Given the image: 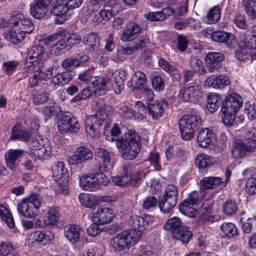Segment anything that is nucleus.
<instances>
[{
	"label": "nucleus",
	"mask_w": 256,
	"mask_h": 256,
	"mask_svg": "<svg viewBox=\"0 0 256 256\" xmlns=\"http://www.w3.org/2000/svg\"><path fill=\"white\" fill-rule=\"evenodd\" d=\"M152 222V217L150 215L132 216L129 222L131 228L117 234L111 240L113 248L116 250L122 251L134 245L142 237V232Z\"/></svg>",
	"instance_id": "1"
},
{
	"label": "nucleus",
	"mask_w": 256,
	"mask_h": 256,
	"mask_svg": "<svg viewBox=\"0 0 256 256\" xmlns=\"http://www.w3.org/2000/svg\"><path fill=\"white\" fill-rule=\"evenodd\" d=\"M116 136H108L107 139L114 142L122 156L126 160H132L138 155L141 146L140 138L136 134H126L124 137L116 138Z\"/></svg>",
	"instance_id": "2"
},
{
	"label": "nucleus",
	"mask_w": 256,
	"mask_h": 256,
	"mask_svg": "<svg viewBox=\"0 0 256 256\" xmlns=\"http://www.w3.org/2000/svg\"><path fill=\"white\" fill-rule=\"evenodd\" d=\"M246 137L244 142L240 139L234 140L231 150L233 157L236 158H242L246 156V152H253L256 149V128H252L246 132Z\"/></svg>",
	"instance_id": "3"
},
{
	"label": "nucleus",
	"mask_w": 256,
	"mask_h": 256,
	"mask_svg": "<svg viewBox=\"0 0 256 256\" xmlns=\"http://www.w3.org/2000/svg\"><path fill=\"white\" fill-rule=\"evenodd\" d=\"M43 202L42 196L36 193L32 194L18 204V212L25 217L34 218L38 214V209Z\"/></svg>",
	"instance_id": "4"
},
{
	"label": "nucleus",
	"mask_w": 256,
	"mask_h": 256,
	"mask_svg": "<svg viewBox=\"0 0 256 256\" xmlns=\"http://www.w3.org/2000/svg\"><path fill=\"white\" fill-rule=\"evenodd\" d=\"M202 121L199 116L186 115L179 122L180 131L183 140H188L194 136V132L200 126Z\"/></svg>",
	"instance_id": "5"
},
{
	"label": "nucleus",
	"mask_w": 256,
	"mask_h": 256,
	"mask_svg": "<svg viewBox=\"0 0 256 256\" xmlns=\"http://www.w3.org/2000/svg\"><path fill=\"white\" fill-rule=\"evenodd\" d=\"M206 194V192L201 188L198 190L192 192L189 194L188 198L179 204L180 212L184 214H188L190 212L192 213L194 209L192 208V207L201 202L204 198Z\"/></svg>",
	"instance_id": "6"
},
{
	"label": "nucleus",
	"mask_w": 256,
	"mask_h": 256,
	"mask_svg": "<svg viewBox=\"0 0 256 256\" xmlns=\"http://www.w3.org/2000/svg\"><path fill=\"white\" fill-rule=\"evenodd\" d=\"M106 116L104 114L102 117H98V114L90 116L85 122L86 132L91 137H95L100 132L102 125L106 123Z\"/></svg>",
	"instance_id": "7"
},
{
	"label": "nucleus",
	"mask_w": 256,
	"mask_h": 256,
	"mask_svg": "<svg viewBox=\"0 0 256 256\" xmlns=\"http://www.w3.org/2000/svg\"><path fill=\"white\" fill-rule=\"evenodd\" d=\"M200 88V86L196 82L186 84L181 90L184 100L192 102H195L198 100L202 96Z\"/></svg>",
	"instance_id": "8"
},
{
	"label": "nucleus",
	"mask_w": 256,
	"mask_h": 256,
	"mask_svg": "<svg viewBox=\"0 0 256 256\" xmlns=\"http://www.w3.org/2000/svg\"><path fill=\"white\" fill-rule=\"evenodd\" d=\"M210 37L214 42L224 43L228 48H235L238 46L235 36L231 33L224 31H216L211 33Z\"/></svg>",
	"instance_id": "9"
},
{
	"label": "nucleus",
	"mask_w": 256,
	"mask_h": 256,
	"mask_svg": "<svg viewBox=\"0 0 256 256\" xmlns=\"http://www.w3.org/2000/svg\"><path fill=\"white\" fill-rule=\"evenodd\" d=\"M242 104V98L235 93L227 96L222 103V112H237Z\"/></svg>",
	"instance_id": "10"
},
{
	"label": "nucleus",
	"mask_w": 256,
	"mask_h": 256,
	"mask_svg": "<svg viewBox=\"0 0 256 256\" xmlns=\"http://www.w3.org/2000/svg\"><path fill=\"white\" fill-rule=\"evenodd\" d=\"M68 11L64 0H56L54 3L50 14L55 16V22L57 24H63L66 20V12Z\"/></svg>",
	"instance_id": "11"
},
{
	"label": "nucleus",
	"mask_w": 256,
	"mask_h": 256,
	"mask_svg": "<svg viewBox=\"0 0 256 256\" xmlns=\"http://www.w3.org/2000/svg\"><path fill=\"white\" fill-rule=\"evenodd\" d=\"M224 55L219 52H210L208 53L205 57V62L208 70L210 72L218 70L221 66V62L224 59Z\"/></svg>",
	"instance_id": "12"
},
{
	"label": "nucleus",
	"mask_w": 256,
	"mask_h": 256,
	"mask_svg": "<svg viewBox=\"0 0 256 256\" xmlns=\"http://www.w3.org/2000/svg\"><path fill=\"white\" fill-rule=\"evenodd\" d=\"M119 6L114 0L108 1L106 4L103 6V8L99 12L100 18L97 22H104L109 20L118 11Z\"/></svg>",
	"instance_id": "13"
},
{
	"label": "nucleus",
	"mask_w": 256,
	"mask_h": 256,
	"mask_svg": "<svg viewBox=\"0 0 256 256\" xmlns=\"http://www.w3.org/2000/svg\"><path fill=\"white\" fill-rule=\"evenodd\" d=\"M92 156V152L88 148L84 146L78 147L74 154L68 158V162L72 165L78 164L84 160L91 159Z\"/></svg>",
	"instance_id": "14"
},
{
	"label": "nucleus",
	"mask_w": 256,
	"mask_h": 256,
	"mask_svg": "<svg viewBox=\"0 0 256 256\" xmlns=\"http://www.w3.org/2000/svg\"><path fill=\"white\" fill-rule=\"evenodd\" d=\"M95 220L101 225L110 223L114 216L112 210L108 208H99L98 210L92 214V216Z\"/></svg>",
	"instance_id": "15"
},
{
	"label": "nucleus",
	"mask_w": 256,
	"mask_h": 256,
	"mask_svg": "<svg viewBox=\"0 0 256 256\" xmlns=\"http://www.w3.org/2000/svg\"><path fill=\"white\" fill-rule=\"evenodd\" d=\"M9 23L14 24L18 28H20L25 34H30L34 30V26L32 22L28 18L24 17L23 16L18 15L16 16V18H12L9 20Z\"/></svg>",
	"instance_id": "16"
},
{
	"label": "nucleus",
	"mask_w": 256,
	"mask_h": 256,
	"mask_svg": "<svg viewBox=\"0 0 256 256\" xmlns=\"http://www.w3.org/2000/svg\"><path fill=\"white\" fill-rule=\"evenodd\" d=\"M96 153L97 156L102 159L100 164L96 166L98 169L100 170H104L107 171L112 168L110 154L108 150L104 148H98L96 150Z\"/></svg>",
	"instance_id": "17"
},
{
	"label": "nucleus",
	"mask_w": 256,
	"mask_h": 256,
	"mask_svg": "<svg viewBox=\"0 0 256 256\" xmlns=\"http://www.w3.org/2000/svg\"><path fill=\"white\" fill-rule=\"evenodd\" d=\"M24 150L20 149H10L5 154L6 165L12 170L16 168V162L24 154Z\"/></svg>",
	"instance_id": "18"
},
{
	"label": "nucleus",
	"mask_w": 256,
	"mask_h": 256,
	"mask_svg": "<svg viewBox=\"0 0 256 256\" xmlns=\"http://www.w3.org/2000/svg\"><path fill=\"white\" fill-rule=\"evenodd\" d=\"M168 106L166 102L162 100L161 102H156L149 103L146 108V111L149 112L152 118L154 120H157L160 118L164 112V108Z\"/></svg>",
	"instance_id": "19"
},
{
	"label": "nucleus",
	"mask_w": 256,
	"mask_h": 256,
	"mask_svg": "<svg viewBox=\"0 0 256 256\" xmlns=\"http://www.w3.org/2000/svg\"><path fill=\"white\" fill-rule=\"evenodd\" d=\"M230 83L228 77L224 75H212L208 78L205 81L206 86L219 88H224Z\"/></svg>",
	"instance_id": "20"
},
{
	"label": "nucleus",
	"mask_w": 256,
	"mask_h": 256,
	"mask_svg": "<svg viewBox=\"0 0 256 256\" xmlns=\"http://www.w3.org/2000/svg\"><path fill=\"white\" fill-rule=\"evenodd\" d=\"M60 36L66 50H70L74 45L80 43L82 40L80 36L76 32H64Z\"/></svg>",
	"instance_id": "21"
},
{
	"label": "nucleus",
	"mask_w": 256,
	"mask_h": 256,
	"mask_svg": "<svg viewBox=\"0 0 256 256\" xmlns=\"http://www.w3.org/2000/svg\"><path fill=\"white\" fill-rule=\"evenodd\" d=\"M222 180L220 177H204L200 180V188L205 190L216 188L220 185H222V187H224L226 186V183L222 182Z\"/></svg>",
	"instance_id": "22"
},
{
	"label": "nucleus",
	"mask_w": 256,
	"mask_h": 256,
	"mask_svg": "<svg viewBox=\"0 0 256 256\" xmlns=\"http://www.w3.org/2000/svg\"><path fill=\"white\" fill-rule=\"evenodd\" d=\"M112 76L114 80L112 84L114 90L116 94H119L124 88V81L126 78L125 71L122 69L116 70L113 72Z\"/></svg>",
	"instance_id": "23"
},
{
	"label": "nucleus",
	"mask_w": 256,
	"mask_h": 256,
	"mask_svg": "<svg viewBox=\"0 0 256 256\" xmlns=\"http://www.w3.org/2000/svg\"><path fill=\"white\" fill-rule=\"evenodd\" d=\"M74 118L68 112H61L58 114V129L60 133L64 134L68 132V124Z\"/></svg>",
	"instance_id": "24"
},
{
	"label": "nucleus",
	"mask_w": 256,
	"mask_h": 256,
	"mask_svg": "<svg viewBox=\"0 0 256 256\" xmlns=\"http://www.w3.org/2000/svg\"><path fill=\"white\" fill-rule=\"evenodd\" d=\"M45 53V50L42 44H36L32 46L28 52V56L30 60L34 59V60L30 62H31L33 65L37 64L43 58L44 54Z\"/></svg>",
	"instance_id": "25"
},
{
	"label": "nucleus",
	"mask_w": 256,
	"mask_h": 256,
	"mask_svg": "<svg viewBox=\"0 0 256 256\" xmlns=\"http://www.w3.org/2000/svg\"><path fill=\"white\" fill-rule=\"evenodd\" d=\"M212 132L208 128L202 129L197 136L198 144L202 148H207L212 144Z\"/></svg>",
	"instance_id": "26"
},
{
	"label": "nucleus",
	"mask_w": 256,
	"mask_h": 256,
	"mask_svg": "<svg viewBox=\"0 0 256 256\" xmlns=\"http://www.w3.org/2000/svg\"><path fill=\"white\" fill-rule=\"evenodd\" d=\"M82 42L90 51L97 50L100 45L97 34L94 32L86 34L84 37Z\"/></svg>",
	"instance_id": "27"
},
{
	"label": "nucleus",
	"mask_w": 256,
	"mask_h": 256,
	"mask_svg": "<svg viewBox=\"0 0 256 256\" xmlns=\"http://www.w3.org/2000/svg\"><path fill=\"white\" fill-rule=\"evenodd\" d=\"M74 76L75 72L74 71L65 70L54 76L52 78V80L55 84H57L58 85H62L69 82L72 80Z\"/></svg>",
	"instance_id": "28"
},
{
	"label": "nucleus",
	"mask_w": 256,
	"mask_h": 256,
	"mask_svg": "<svg viewBox=\"0 0 256 256\" xmlns=\"http://www.w3.org/2000/svg\"><path fill=\"white\" fill-rule=\"evenodd\" d=\"M48 5H45L42 2L36 0L34 4L30 8V14L35 18H42L48 12Z\"/></svg>",
	"instance_id": "29"
},
{
	"label": "nucleus",
	"mask_w": 256,
	"mask_h": 256,
	"mask_svg": "<svg viewBox=\"0 0 256 256\" xmlns=\"http://www.w3.org/2000/svg\"><path fill=\"white\" fill-rule=\"evenodd\" d=\"M80 232V228L78 226L71 225L65 227L64 234L72 243L76 244L79 240Z\"/></svg>",
	"instance_id": "30"
},
{
	"label": "nucleus",
	"mask_w": 256,
	"mask_h": 256,
	"mask_svg": "<svg viewBox=\"0 0 256 256\" xmlns=\"http://www.w3.org/2000/svg\"><path fill=\"white\" fill-rule=\"evenodd\" d=\"M60 217L58 208L52 206L50 208L45 216L44 224L46 226H52L58 221Z\"/></svg>",
	"instance_id": "31"
},
{
	"label": "nucleus",
	"mask_w": 256,
	"mask_h": 256,
	"mask_svg": "<svg viewBox=\"0 0 256 256\" xmlns=\"http://www.w3.org/2000/svg\"><path fill=\"white\" fill-rule=\"evenodd\" d=\"M95 182L94 173L82 176L80 180V186L88 191H94L96 189Z\"/></svg>",
	"instance_id": "32"
},
{
	"label": "nucleus",
	"mask_w": 256,
	"mask_h": 256,
	"mask_svg": "<svg viewBox=\"0 0 256 256\" xmlns=\"http://www.w3.org/2000/svg\"><path fill=\"white\" fill-rule=\"evenodd\" d=\"M172 235L174 238L182 241L184 244H187L191 239L192 233L184 225L182 228L176 230Z\"/></svg>",
	"instance_id": "33"
},
{
	"label": "nucleus",
	"mask_w": 256,
	"mask_h": 256,
	"mask_svg": "<svg viewBox=\"0 0 256 256\" xmlns=\"http://www.w3.org/2000/svg\"><path fill=\"white\" fill-rule=\"evenodd\" d=\"M221 104V98L219 95L215 93H210L207 96L206 108L210 112L218 110Z\"/></svg>",
	"instance_id": "34"
},
{
	"label": "nucleus",
	"mask_w": 256,
	"mask_h": 256,
	"mask_svg": "<svg viewBox=\"0 0 256 256\" xmlns=\"http://www.w3.org/2000/svg\"><path fill=\"white\" fill-rule=\"evenodd\" d=\"M79 200L81 204L86 208H93L98 205L96 196L80 194L79 195Z\"/></svg>",
	"instance_id": "35"
},
{
	"label": "nucleus",
	"mask_w": 256,
	"mask_h": 256,
	"mask_svg": "<svg viewBox=\"0 0 256 256\" xmlns=\"http://www.w3.org/2000/svg\"><path fill=\"white\" fill-rule=\"evenodd\" d=\"M184 226L182 220L178 217L174 216L167 220L164 224V228L166 230L170 231L172 234L176 230L182 228Z\"/></svg>",
	"instance_id": "36"
},
{
	"label": "nucleus",
	"mask_w": 256,
	"mask_h": 256,
	"mask_svg": "<svg viewBox=\"0 0 256 256\" xmlns=\"http://www.w3.org/2000/svg\"><path fill=\"white\" fill-rule=\"evenodd\" d=\"M52 176L55 178V180L59 178H63L64 176L67 175L69 176L67 170L64 168V164L63 162H58L52 167Z\"/></svg>",
	"instance_id": "37"
},
{
	"label": "nucleus",
	"mask_w": 256,
	"mask_h": 256,
	"mask_svg": "<svg viewBox=\"0 0 256 256\" xmlns=\"http://www.w3.org/2000/svg\"><path fill=\"white\" fill-rule=\"evenodd\" d=\"M177 202L162 196L159 200L158 206L160 210L164 213H168L176 206Z\"/></svg>",
	"instance_id": "38"
},
{
	"label": "nucleus",
	"mask_w": 256,
	"mask_h": 256,
	"mask_svg": "<svg viewBox=\"0 0 256 256\" xmlns=\"http://www.w3.org/2000/svg\"><path fill=\"white\" fill-rule=\"evenodd\" d=\"M0 254L2 256H16L17 252L10 242H2L0 244Z\"/></svg>",
	"instance_id": "39"
},
{
	"label": "nucleus",
	"mask_w": 256,
	"mask_h": 256,
	"mask_svg": "<svg viewBox=\"0 0 256 256\" xmlns=\"http://www.w3.org/2000/svg\"><path fill=\"white\" fill-rule=\"evenodd\" d=\"M212 158L206 154H198L195 159L196 166L200 170H204L212 164Z\"/></svg>",
	"instance_id": "40"
},
{
	"label": "nucleus",
	"mask_w": 256,
	"mask_h": 256,
	"mask_svg": "<svg viewBox=\"0 0 256 256\" xmlns=\"http://www.w3.org/2000/svg\"><path fill=\"white\" fill-rule=\"evenodd\" d=\"M8 36L10 40L12 43L18 44L24 40L26 34L13 24V26H12V30L9 32Z\"/></svg>",
	"instance_id": "41"
},
{
	"label": "nucleus",
	"mask_w": 256,
	"mask_h": 256,
	"mask_svg": "<svg viewBox=\"0 0 256 256\" xmlns=\"http://www.w3.org/2000/svg\"><path fill=\"white\" fill-rule=\"evenodd\" d=\"M34 236L36 241L42 242L44 244L52 240L54 237V234L50 230L35 232Z\"/></svg>",
	"instance_id": "42"
},
{
	"label": "nucleus",
	"mask_w": 256,
	"mask_h": 256,
	"mask_svg": "<svg viewBox=\"0 0 256 256\" xmlns=\"http://www.w3.org/2000/svg\"><path fill=\"white\" fill-rule=\"evenodd\" d=\"M102 170H100L96 167L94 169V175L95 185H96V189L100 186H106L108 183V180L105 174L102 172Z\"/></svg>",
	"instance_id": "43"
},
{
	"label": "nucleus",
	"mask_w": 256,
	"mask_h": 256,
	"mask_svg": "<svg viewBox=\"0 0 256 256\" xmlns=\"http://www.w3.org/2000/svg\"><path fill=\"white\" fill-rule=\"evenodd\" d=\"M94 75V69L93 68L79 72L78 74V79L82 83L88 84L92 81Z\"/></svg>",
	"instance_id": "44"
},
{
	"label": "nucleus",
	"mask_w": 256,
	"mask_h": 256,
	"mask_svg": "<svg viewBox=\"0 0 256 256\" xmlns=\"http://www.w3.org/2000/svg\"><path fill=\"white\" fill-rule=\"evenodd\" d=\"M220 228L222 232L229 238H234L238 235V228L232 223H224L221 226Z\"/></svg>",
	"instance_id": "45"
},
{
	"label": "nucleus",
	"mask_w": 256,
	"mask_h": 256,
	"mask_svg": "<svg viewBox=\"0 0 256 256\" xmlns=\"http://www.w3.org/2000/svg\"><path fill=\"white\" fill-rule=\"evenodd\" d=\"M132 80H135V84L134 89L143 90L146 82V78L144 74L141 72H137L132 76Z\"/></svg>",
	"instance_id": "46"
},
{
	"label": "nucleus",
	"mask_w": 256,
	"mask_h": 256,
	"mask_svg": "<svg viewBox=\"0 0 256 256\" xmlns=\"http://www.w3.org/2000/svg\"><path fill=\"white\" fill-rule=\"evenodd\" d=\"M220 17V9L219 6H215L210 10L207 16L206 22L212 24L216 22Z\"/></svg>",
	"instance_id": "47"
},
{
	"label": "nucleus",
	"mask_w": 256,
	"mask_h": 256,
	"mask_svg": "<svg viewBox=\"0 0 256 256\" xmlns=\"http://www.w3.org/2000/svg\"><path fill=\"white\" fill-rule=\"evenodd\" d=\"M246 12L252 19L256 18V0H244Z\"/></svg>",
	"instance_id": "48"
},
{
	"label": "nucleus",
	"mask_w": 256,
	"mask_h": 256,
	"mask_svg": "<svg viewBox=\"0 0 256 256\" xmlns=\"http://www.w3.org/2000/svg\"><path fill=\"white\" fill-rule=\"evenodd\" d=\"M146 172L140 171L136 174L134 176H131L128 179V184L133 186H137L141 184L143 179L146 177Z\"/></svg>",
	"instance_id": "49"
},
{
	"label": "nucleus",
	"mask_w": 256,
	"mask_h": 256,
	"mask_svg": "<svg viewBox=\"0 0 256 256\" xmlns=\"http://www.w3.org/2000/svg\"><path fill=\"white\" fill-rule=\"evenodd\" d=\"M237 211V204L235 202L232 200L226 201L223 206V212L228 216H232Z\"/></svg>",
	"instance_id": "50"
},
{
	"label": "nucleus",
	"mask_w": 256,
	"mask_h": 256,
	"mask_svg": "<svg viewBox=\"0 0 256 256\" xmlns=\"http://www.w3.org/2000/svg\"><path fill=\"white\" fill-rule=\"evenodd\" d=\"M69 176L67 175L64 176L63 178H59L55 180L58 182V187L56 188V192L58 193L63 194L66 192L68 190V182Z\"/></svg>",
	"instance_id": "51"
},
{
	"label": "nucleus",
	"mask_w": 256,
	"mask_h": 256,
	"mask_svg": "<svg viewBox=\"0 0 256 256\" xmlns=\"http://www.w3.org/2000/svg\"><path fill=\"white\" fill-rule=\"evenodd\" d=\"M178 195L176 186L173 184H168L166 188L165 194L163 196L177 202Z\"/></svg>",
	"instance_id": "52"
},
{
	"label": "nucleus",
	"mask_w": 256,
	"mask_h": 256,
	"mask_svg": "<svg viewBox=\"0 0 256 256\" xmlns=\"http://www.w3.org/2000/svg\"><path fill=\"white\" fill-rule=\"evenodd\" d=\"M222 112L223 114L222 119L224 124L227 126H232L236 120V112L230 111Z\"/></svg>",
	"instance_id": "53"
},
{
	"label": "nucleus",
	"mask_w": 256,
	"mask_h": 256,
	"mask_svg": "<svg viewBox=\"0 0 256 256\" xmlns=\"http://www.w3.org/2000/svg\"><path fill=\"white\" fill-rule=\"evenodd\" d=\"M152 88L158 92L162 90L164 88V84L161 77L158 75H154L151 78Z\"/></svg>",
	"instance_id": "54"
},
{
	"label": "nucleus",
	"mask_w": 256,
	"mask_h": 256,
	"mask_svg": "<svg viewBox=\"0 0 256 256\" xmlns=\"http://www.w3.org/2000/svg\"><path fill=\"white\" fill-rule=\"evenodd\" d=\"M74 57H70L64 59L62 63V67L65 70H72V68H76L78 66Z\"/></svg>",
	"instance_id": "55"
},
{
	"label": "nucleus",
	"mask_w": 256,
	"mask_h": 256,
	"mask_svg": "<svg viewBox=\"0 0 256 256\" xmlns=\"http://www.w3.org/2000/svg\"><path fill=\"white\" fill-rule=\"evenodd\" d=\"M110 1L109 0H90L88 4V10L92 12L97 11L102 6H104Z\"/></svg>",
	"instance_id": "56"
},
{
	"label": "nucleus",
	"mask_w": 256,
	"mask_h": 256,
	"mask_svg": "<svg viewBox=\"0 0 256 256\" xmlns=\"http://www.w3.org/2000/svg\"><path fill=\"white\" fill-rule=\"evenodd\" d=\"M63 41L60 38V39L56 43L51 47V52L56 56L60 55L64 52V50H66V46H64Z\"/></svg>",
	"instance_id": "57"
},
{
	"label": "nucleus",
	"mask_w": 256,
	"mask_h": 256,
	"mask_svg": "<svg viewBox=\"0 0 256 256\" xmlns=\"http://www.w3.org/2000/svg\"><path fill=\"white\" fill-rule=\"evenodd\" d=\"M246 191L250 194H256V176L254 174L249 178L246 184Z\"/></svg>",
	"instance_id": "58"
},
{
	"label": "nucleus",
	"mask_w": 256,
	"mask_h": 256,
	"mask_svg": "<svg viewBox=\"0 0 256 256\" xmlns=\"http://www.w3.org/2000/svg\"><path fill=\"white\" fill-rule=\"evenodd\" d=\"M93 92L90 90V88H84L80 92H79L76 96L72 99L73 102H76L81 100H85L88 98L92 94Z\"/></svg>",
	"instance_id": "59"
},
{
	"label": "nucleus",
	"mask_w": 256,
	"mask_h": 256,
	"mask_svg": "<svg viewBox=\"0 0 256 256\" xmlns=\"http://www.w3.org/2000/svg\"><path fill=\"white\" fill-rule=\"evenodd\" d=\"M242 46L248 50L256 48V38L253 36V34H248L244 40Z\"/></svg>",
	"instance_id": "60"
},
{
	"label": "nucleus",
	"mask_w": 256,
	"mask_h": 256,
	"mask_svg": "<svg viewBox=\"0 0 256 256\" xmlns=\"http://www.w3.org/2000/svg\"><path fill=\"white\" fill-rule=\"evenodd\" d=\"M146 18L151 21H162L166 18L162 11L150 12L145 14Z\"/></svg>",
	"instance_id": "61"
},
{
	"label": "nucleus",
	"mask_w": 256,
	"mask_h": 256,
	"mask_svg": "<svg viewBox=\"0 0 256 256\" xmlns=\"http://www.w3.org/2000/svg\"><path fill=\"white\" fill-rule=\"evenodd\" d=\"M250 50L247 49L246 48H240L235 52L236 56L240 60H244L247 59L248 56H252V52H250Z\"/></svg>",
	"instance_id": "62"
},
{
	"label": "nucleus",
	"mask_w": 256,
	"mask_h": 256,
	"mask_svg": "<svg viewBox=\"0 0 256 256\" xmlns=\"http://www.w3.org/2000/svg\"><path fill=\"white\" fill-rule=\"evenodd\" d=\"M158 204V200L154 196H149L146 198L143 202L142 208L148 210L156 206Z\"/></svg>",
	"instance_id": "63"
},
{
	"label": "nucleus",
	"mask_w": 256,
	"mask_h": 256,
	"mask_svg": "<svg viewBox=\"0 0 256 256\" xmlns=\"http://www.w3.org/2000/svg\"><path fill=\"white\" fill-rule=\"evenodd\" d=\"M48 98V94L46 92L34 94L33 102L36 104H42L47 101Z\"/></svg>",
	"instance_id": "64"
}]
</instances>
